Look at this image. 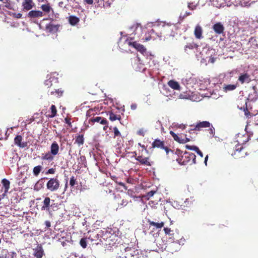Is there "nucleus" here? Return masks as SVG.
Here are the masks:
<instances>
[{"instance_id":"nucleus-1","label":"nucleus","mask_w":258,"mask_h":258,"mask_svg":"<svg viewBox=\"0 0 258 258\" xmlns=\"http://www.w3.org/2000/svg\"><path fill=\"white\" fill-rule=\"evenodd\" d=\"M171 27L170 26L168 25H163L160 28V32L159 33L156 32L155 30L152 29L149 31V34L150 35V36L146 37L145 38V41H147L151 40L152 38H154V36H152L154 34L159 37H161L162 36L167 37L171 35Z\"/></svg>"},{"instance_id":"nucleus-2","label":"nucleus","mask_w":258,"mask_h":258,"mask_svg":"<svg viewBox=\"0 0 258 258\" xmlns=\"http://www.w3.org/2000/svg\"><path fill=\"white\" fill-rule=\"evenodd\" d=\"M190 126H192L194 128H191L190 131H200L203 128L209 127L210 128L208 130V131L210 134V138H212L214 136L215 133V128L213 126L211 123L208 121H199L197 122L196 124H193Z\"/></svg>"},{"instance_id":"nucleus-3","label":"nucleus","mask_w":258,"mask_h":258,"mask_svg":"<svg viewBox=\"0 0 258 258\" xmlns=\"http://www.w3.org/2000/svg\"><path fill=\"white\" fill-rule=\"evenodd\" d=\"M196 156L192 153L185 152L180 158V161L179 163L182 165L186 164H196Z\"/></svg>"},{"instance_id":"nucleus-4","label":"nucleus","mask_w":258,"mask_h":258,"mask_svg":"<svg viewBox=\"0 0 258 258\" xmlns=\"http://www.w3.org/2000/svg\"><path fill=\"white\" fill-rule=\"evenodd\" d=\"M99 234H97L99 235ZM101 238L106 242V245H112L115 243V240L116 238V234L112 233L110 231L105 230L101 231Z\"/></svg>"},{"instance_id":"nucleus-5","label":"nucleus","mask_w":258,"mask_h":258,"mask_svg":"<svg viewBox=\"0 0 258 258\" xmlns=\"http://www.w3.org/2000/svg\"><path fill=\"white\" fill-rule=\"evenodd\" d=\"M59 186L60 183L57 177L51 178L46 183L47 189L51 192L57 191Z\"/></svg>"},{"instance_id":"nucleus-6","label":"nucleus","mask_w":258,"mask_h":258,"mask_svg":"<svg viewBox=\"0 0 258 258\" xmlns=\"http://www.w3.org/2000/svg\"><path fill=\"white\" fill-rule=\"evenodd\" d=\"M247 152L245 148L238 145L236 146L234 152L231 154V155L235 159H240L245 157L247 155Z\"/></svg>"},{"instance_id":"nucleus-7","label":"nucleus","mask_w":258,"mask_h":258,"mask_svg":"<svg viewBox=\"0 0 258 258\" xmlns=\"http://www.w3.org/2000/svg\"><path fill=\"white\" fill-rule=\"evenodd\" d=\"M240 102H242V100L241 99H240ZM243 103H244L243 106L239 107V106L238 105V107L241 110H243V111H244V114L245 116H246L247 117L249 118L250 116H252V119L254 121V124L258 125V114L251 115V113L248 110L246 100H244L243 101Z\"/></svg>"},{"instance_id":"nucleus-8","label":"nucleus","mask_w":258,"mask_h":258,"mask_svg":"<svg viewBox=\"0 0 258 258\" xmlns=\"http://www.w3.org/2000/svg\"><path fill=\"white\" fill-rule=\"evenodd\" d=\"M152 148L164 150L167 154H168L170 151H171V150L165 145V142L163 141H161L158 139H155L153 141L152 144Z\"/></svg>"},{"instance_id":"nucleus-9","label":"nucleus","mask_w":258,"mask_h":258,"mask_svg":"<svg viewBox=\"0 0 258 258\" xmlns=\"http://www.w3.org/2000/svg\"><path fill=\"white\" fill-rule=\"evenodd\" d=\"M125 43L135 48L142 54H144L146 51V48L143 45L139 44L136 41L132 42L131 40L127 39L125 41Z\"/></svg>"},{"instance_id":"nucleus-10","label":"nucleus","mask_w":258,"mask_h":258,"mask_svg":"<svg viewBox=\"0 0 258 258\" xmlns=\"http://www.w3.org/2000/svg\"><path fill=\"white\" fill-rule=\"evenodd\" d=\"M172 240H173V241L168 243L166 246V249L169 252L173 253L174 252H176L179 250L180 244L176 241H174V238L172 239Z\"/></svg>"},{"instance_id":"nucleus-11","label":"nucleus","mask_w":258,"mask_h":258,"mask_svg":"<svg viewBox=\"0 0 258 258\" xmlns=\"http://www.w3.org/2000/svg\"><path fill=\"white\" fill-rule=\"evenodd\" d=\"M150 157H144L143 156L142 153L139 152L138 157H136V160L138 161L140 164L142 165H146L148 166H151V163L150 161Z\"/></svg>"},{"instance_id":"nucleus-12","label":"nucleus","mask_w":258,"mask_h":258,"mask_svg":"<svg viewBox=\"0 0 258 258\" xmlns=\"http://www.w3.org/2000/svg\"><path fill=\"white\" fill-rule=\"evenodd\" d=\"M35 6L33 0H23L22 3V10L24 11H28L31 10Z\"/></svg>"},{"instance_id":"nucleus-13","label":"nucleus","mask_w":258,"mask_h":258,"mask_svg":"<svg viewBox=\"0 0 258 258\" xmlns=\"http://www.w3.org/2000/svg\"><path fill=\"white\" fill-rule=\"evenodd\" d=\"M125 256H135L140 254V250L136 249L135 247H127L125 249Z\"/></svg>"},{"instance_id":"nucleus-14","label":"nucleus","mask_w":258,"mask_h":258,"mask_svg":"<svg viewBox=\"0 0 258 258\" xmlns=\"http://www.w3.org/2000/svg\"><path fill=\"white\" fill-rule=\"evenodd\" d=\"M23 138L21 135H17L14 139V143L19 148H24L27 147L28 143L22 142Z\"/></svg>"},{"instance_id":"nucleus-15","label":"nucleus","mask_w":258,"mask_h":258,"mask_svg":"<svg viewBox=\"0 0 258 258\" xmlns=\"http://www.w3.org/2000/svg\"><path fill=\"white\" fill-rule=\"evenodd\" d=\"M44 14L42 11L38 10L30 11L27 14V17L31 19L39 18L43 17Z\"/></svg>"},{"instance_id":"nucleus-16","label":"nucleus","mask_w":258,"mask_h":258,"mask_svg":"<svg viewBox=\"0 0 258 258\" xmlns=\"http://www.w3.org/2000/svg\"><path fill=\"white\" fill-rule=\"evenodd\" d=\"M95 122H99L100 124L105 125L107 127L108 121L106 118L100 116L93 117L89 119V122L94 123Z\"/></svg>"},{"instance_id":"nucleus-17","label":"nucleus","mask_w":258,"mask_h":258,"mask_svg":"<svg viewBox=\"0 0 258 258\" xmlns=\"http://www.w3.org/2000/svg\"><path fill=\"white\" fill-rule=\"evenodd\" d=\"M214 32L218 34H222L224 31V27L220 22H217L212 27Z\"/></svg>"},{"instance_id":"nucleus-18","label":"nucleus","mask_w":258,"mask_h":258,"mask_svg":"<svg viewBox=\"0 0 258 258\" xmlns=\"http://www.w3.org/2000/svg\"><path fill=\"white\" fill-rule=\"evenodd\" d=\"M147 222L149 223L150 227H151V226H153L156 229H161L164 226V222H163L162 221H161V222H159V221H151L150 219H148Z\"/></svg>"},{"instance_id":"nucleus-19","label":"nucleus","mask_w":258,"mask_h":258,"mask_svg":"<svg viewBox=\"0 0 258 258\" xmlns=\"http://www.w3.org/2000/svg\"><path fill=\"white\" fill-rule=\"evenodd\" d=\"M48 92L51 95H54L56 97H60L62 96L64 90L62 88H60L54 90H49Z\"/></svg>"},{"instance_id":"nucleus-20","label":"nucleus","mask_w":258,"mask_h":258,"mask_svg":"<svg viewBox=\"0 0 258 258\" xmlns=\"http://www.w3.org/2000/svg\"><path fill=\"white\" fill-rule=\"evenodd\" d=\"M238 80L241 83V84L248 83L251 81L250 75L247 73L241 74L239 76Z\"/></svg>"},{"instance_id":"nucleus-21","label":"nucleus","mask_w":258,"mask_h":258,"mask_svg":"<svg viewBox=\"0 0 258 258\" xmlns=\"http://www.w3.org/2000/svg\"><path fill=\"white\" fill-rule=\"evenodd\" d=\"M59 146L56 142H53L50 146V152L53 156L56 155L58 153Z\"/></svg>"},{"instance_id":"nucleus-22","label":"nucleus","mask_w":258,"mask_h":258,"mask_svg":"<svg viewBox=\"0 0 258 258\" xmlns=\"http://www.w3.org/2000/svg\"><path fill=\"white\" fill-rule=\"evenodd\" d=\"M50 199L49 197H46L43 202V206L41 207V210H49L52 205H50Z\"/></svg>"},{"instance_id":"nucleus-23","label":"nucleus","mask_w":258,"mask_h":258,"mask_svg":"<svg viewBox=\"0 0 258 258\" xmlns=\"http://www.w3.org/2000/svg\"><path fill=\"white\" fill-rule=\"evenodd\" d=\"M168 85L172 89L176 90H180V86L179 84V83L173 80H171L168 81Z\"/></svg>"},{"instance_id":"nucleus-24","label":"nucleus","mask_w":258,"mask_h":258,"mask_svg":"<svg viewBox=\"0 0 258 258\" xmlns=\"http://www.w3.org/2000/svg\"><path fill=\"white\" fill-rule=\"evenodd\" d=\"M108 114L109 115V119L112 121H115L116 120L120 121L121 119V117L120 114H115L112 111H109Z\"/></svg>"},{"instance_id":"nucleus-25","label":"nucleus","mask_w":258,"mask_h":258,"mask_svg":"<svg viewBox=\"0 0 258 258\" xmlns=\"http://www.w3.org/2000/svg\"><path fill=\"white\" fill-rule=\"evenodd\" d=\"M2 183L3 184V185L5 188V193L3 194L2 196L3 198L5 196V194L8 192L10 187V182L9 180L4 178L2 180Z\"/></svg>"},{"instance_id":"nucleus-26","label":"nucleus","mask_w":258,"mask_h":258,"mask_svg":"<svg viewBox=\"0 0 258 258\" xmlns=\"http://www.w3.org/2000/svg\"><path fill=\"white\" fill-rule=\"evenodd\" d=\"M185 147L186 149H188L190 150H193L196 152L197 154L200 157L201 159H202V158L203 157V153L200 150L198 147L195 146H190L186 145L185 146Z\"/></svg>"},{"instance_id":"nucleus-27","label":"nucleus","mask_w":258,"mask_h":258,"mask_svg":"<svg viewBox=\"0 0 258 258\" xmlns=\"http://www.w3.org/2000/svg\"><path fill=\"white\" fill-rule=\"evenodd\" d=\"M60 237L59 238V241L64 240L68 242L70 241L71 236L70 233L64 232V231L61 232L60 235Z\"/></svg>"},{"instance_id":"nucleus-28","label":"nucleus","mask_w":258,"mask_h":258,"mask_svg":"<svg viewBox=\"0 0 258 258\" xmlns=\"http://www.w3.org/2000/svg\"><path fill=\"white\" fill-rule=\"evenodd\" d=\"M194 34L196 37L198 39H201L202 37V29L199 25H197L194 31Z\"/></svg>"},{"instance_id":"nucleus-29","label":"nucleus","mask_w":258,"mask_h":258,"mask_svg":"<svg viewBox=\"0 0 258 258\" xmlns=\"http://www.w3.org/2000/svg\"><path fill=\"white\" fill-rule=\"evenodd\" d=\"M45 29L49 33H52L57 31L58 27L56 25H54L52 24L49 23L47 24L45 26Z\"/></svg>"},{"instance_id":"nucleus-30","label":"nucleus","mask_w":258,"mask_h":258,"mask_svg":"<svg viewBox=\"0 0 258 258\" xmlns=\"http://www.w3.org/2000/svg\"><path fill=\"white\" fill-rule=\"evenodd\" d=\"M34 254L36 258H42L43 255V250L42 247H37L35 250Z\"/></svg>"},{"instance_id":"nucleus-31","label":"nucleus","mask_w":258,"mask_h":258,"mask_svg":"<svg viewBox=\"0 0 258 258\" xmlns=\"http://www.w3.org/2000/svg\"><path fill=\"white\" fill-rule=\"evenodd\" d=\"M80 21L78 17L75 16H70L69 18V22L72 26H75Z\"/></svg>"},{"instance_id":"nucleus-32","label":"nucleus","mask_w":258,"mask_h":258,"mask_svg":"<svg viewBox=\"0 0 258 258\" xmlns=\"http://www.w3.org/2000/svg\"><path fill=\"white\" fill-rule=\"evenodd\" d=\"M41 8L44 12L46 13H49L51 11H52V9L50 7V4L49 3L41 5Z\"/></svg>"},{"instance_id":"nucleus-33","label":"nucleus","mask_w":258,"mask_h":258,"mask_svg":"<svg viewBox=\"0 0 258 258\" xmlns=\"http://www.w3.org/2000/svg\"><path fill=\"white\" fill-rule=\"evenodd\" d=\"M75 143L79 146L83 145L84 143V139L83 135H79L76 137Z\"/></svg>"},{"instance_id":"nucleus-34","label":"nucleus","mask_w":258,"mask_h":258,"mask_svg":"<svg viewBox=\"0 0 258 258\" xmlns=\"http://www.w3.org/2000/svg\"><path fill=\"white\" fill-rule=\"evenodd\" d=\"M54 156L51 152L46 153L44 156H42L41 159L49 161H51L54 159Z\"/></svg>"},{"instance_id":"nucleus-35","label":"nucleus","mask_w":258,"mask_h":258,"mask_svg":"<svg viewBox=\"0 0 258 258\" xmlns=\"http://www.w3.org/2000/svg\"><path fill=\"white\" fill-rule=\"evenodd\" d=\"M42 166L41 165L35 166L33 169V175L35 176H37L42 170Z\"/></svg>"},{"instance_id":"nucleus-36","label":"nucleus","mask_w":258,"mask_h":258,"mask_svg":"<svg viewBox=\"0 0 258 258\" xmlns=\"http://www.w3.org/2000/svg\"><path fill=\"white\" fill-rule=\"evenodd\" d=\"M4 6L9 10H14L13 8L12 2L10 0H2Z\"/></svg>"},{"instance_id":"nucleus-37","label":"nucleus","mask_w":258,"mask_h":258,"mask_svg":"<svg viewBox=\"0 0 258 258\" xmlns=\"http://www.w3.org/2000/svg\"><path fill=\"white\" fill-rule=\"evenodd\" d=\"M51 114H49L48 116L50 118H53L56 116L57 114V109L54 105H52L50 107Z\"/></svg>"},{"instance_id":"nucleus-38","label":"nucleus","mask_w":258,"mask_h":258,"mask_svg":"<svg viewBox=\"0 0 258 258\" xmlns=\"http://www.w3.org/2000/svg\"><path fill=\"white\" fill-rule=\"evenodd\" d=\"M236 87H237L236 85L229 84V85H226L225 86H224V91L227 92V91H229L234 90V89H236Z\"/></svg>"},{"instance_id":"nucleus-39","label":"nucleus","mask_w":258,"mask_h":258,"mask_svg":"<svg viewBox=\"0 0 258 258\" xmlns=\"http://www.w3.org/2000/svg\"><path fill=\"white\" fill-rule=\"evenodd\" d=\"M170 134L173 138L174 140L179 143H181V139L173 131H170Z\"/></svg>"},{"instance_id":"nucleus-40","label":"nucleus","mask_w":258,"mask_h":258,"mask_svg":"<svg viewBox=\"0 0 258 258\" xmlns=\"http://www.w3.org/2000/svg\"><path fill=\"white\" fill-rule=\"evenodd\" d=\"M80 245L83 248H86L87 246V239L86 238H82L80 241Z\"/></svg>"},{"instance_id":"nucleus-41","label":"nucleus","mask_w":258,"mask_h":258,"mask_svg":"<svg viewBox=\"0 0 258 258\" xmlns=\"http://www.w3.org/2000/svg\"><path fill=\"white\" fill-rule=\"evenodd\" d=\"M51 79V78H50L49 79L45 80L44 82V85L47 88H50L52 85Z\"/></svg>"},{"instance_id":"nucleus-42","label":"nucleus","mask_w":258,"mask_h":258,"mask_svg":"<svg viewBox=\"0 0 258 258\" xmlns=\"http://www.w3.org/2000/svg\"><path fill=\"white\" fill-rule=\"evenodd\" d=\"M164 231L165 234L168 235L169 236H172L173 235V233H171V232H173V231H172L170 228L167 227L164 228Z\"/></svg>"},{"instance_id":"nucleus-43","label":"nucleus","mask_w":258,"mask_h":258,"mask_svg":"<svg viewBox=\"0 0 258 258\" xmlns=\"http://www.w3.org/2000/svg\"><path fill=\"white\" fill-rule=\"evenodd\" d=\"M113 132H114V137L115 138L116 137H120L121 136V134L118 131L117 127L116 126H115L113 127Z\"/></svg>"},{"instance_id":"nucleus-44","label":"nucleus","mask_w":258,"mask_h":258,"mask_svg":"<svg viewBox=\"0 0 258 258\" xmlns=\"http://www.w3.org/2000/svg\"><path fill=\"white\" fill-rule=\"evenodd\" d=\"M76 183V178L74 176H72L70 180V185L71 186H74Z\"/></svg>"},{"instance_id":"nucleus-45","label":"nucleus","mask_w":258,"mask_h":258,"mask_svg":"<svg viewBox=\"0 0 258 258\" xmlns=\"http://www.w3.org/2000/svg\"><path fill=\"white\" fill-rule=\"evenodd\" d=\"M95 110L93 109H89L87 112V116H91V115H94Z\"/></svg>"},{"instance_id":"nucleus-46","label":"nucleus","mask_w":258,"mask_h":258,"mask_svg":"<svg viewBox=\"0 0 258 258\" xmlns=\"http://www.w3.org/2000/svg\"><path fill=\"white\" fill-rule=\"evenodd\" d=\"M71 119L69 117H66L64 118V121L65 122L68 124V125H69V127H72V123H71Z\"/></svg>"},{"instance_id":"nucleus-47","label":"nucleus","mask_w":258,"mask_h":258,"mask_svg":"<svg viewBox=\"0 0 258 258\" xmlns=\"http://www.w3.org/2000/svg\"><path fill=\"white\" fill-rule=\"evenodd\" d=\"M56 169L55 168H50L45 173L46 174H54L55 172Z\"/></svg>"},{"instance_id":"nucleus-48","label":"nucleus","mask_w":258,"mask_h":258,"mask_svg":"<svg viewBox=\"0 0 258 258\" xmlns=\"http://www.w3.org/2000/svg\"><path fill=\"white\" fill-rule=\"evenodd\" d=\"M156 192V191H153V190H151L149 192H148L146 196V197L148 199H149L151 197H152V196H153L154 194Z\"/></svg>"},{"instance_id":"nucleus-49","label":"nucleus","mask_w":258,"mask_h":258,"mask_svg":"<svg viewBox=\"0 0 258 258\" xmlns=\"http://www.w3.org/2000/svg\"><path fill=\"white\" fill-rule=\"evenodd\" d=\"M194 48V45L192 44L189 43L184 46L185 51H187V49H192Z\"/></svg>"},{"instance_id":"nucleus-50","label":"nucleus","mask_w":258,"mask_h":258,"mask_svg":"<svg viewBox=\"0 0 258 258\" xmlns=\"http://www.w3.org/2000/svg\"><path fill=\"white\" fill-rule=\"evenodd\" d=\"M137 134L138 135H140V136L144 137L145 136V130L143 128L140 129L137 132Z\"/></svg>"},{"instance_id":"nucleus-51","label":"nucleus","mask_w":258,"mask_h":258,"mask_svg":"<svg viewBox=\"0 0 258 258\" xmlns=\"http://www.w3.org/2000/svg\"><path fill=\"white\" fill-rule=\"evenodd\" d=\"M128 204V201L126 199H122L121 202L120 203V205L124 207L127 205Z\"/></svg>"},{"instance_id":"nucleus-52","label":"nucleus","mask_w":258,"mask_h":258,"mask_svg":"<svg viewBox=\"0 0 258 258\" xmlns=\"http://www.w3.org/2000/svg\"><path fill=\"white\" fill-rule=\"evenodd\" d=\"M188 8L191 10H194L196 9V6L195 5H193L192 3H188Z\"/></svg>"},{"instance_id":"nucleus-53","label":"nucleus","mask_w":258,"mask_h":258,"mask_svg":"<svg viewBox=\"0 0 258 258\" xmlns=\"http://www.w3.org/2000/svg\"><path fill=\"white\" fill-rule=\"evenodd\" d=\"M80 161H81L83 164L84 162H86V157L85 156H81L79 158Z\"/></svg>"},{"instance_id":"nucleus-54","label":"nucleus","mask_w":258,"mask_h":258,"mask_svg":"<svg viewBox=\"0 0 258 258\" xmlns=\"http://www.w3.org/2000/svg\"><path fill=\"white\" fill-rule=\"evenodd\" d=\"M45 224L46 226V228L48 229L51 226V223L49 221H46L45 222Z\"/></svg>"},{"instance_id":"nucleus-55","label":"nucleus","mask_w":258,"mask_h":258,"mask_svg":"<svg viewBox=\"0 0 258 258\" xmlns=\"http://www.w3.org/2000/svg\"><path fill=\"white\" fill-rule=\"evenodd\" d=\"M189 141V139L188 138H185V139H181V143H185Z\"/></svg>"},{"instance_id":"nucleus-56","label":"nucleus","mask_w":258,"mask_h":258,"mask_svg":"<svg viewBox=\"0 0 258 258\" xmlns=\"http://www.w3.org/2000/svg\"><path fill=\"white\" fill-rule=\"evenodd\" d=\"M84 1L88 5H92L93 3V0H84Z\"/></svg>"},{"instance_id":"nucleus-57","label":"nucleus","mask_w":258,"mask_h":258,"mask_svg":"<svg viewBox=\"0 0 258 258\" xmlns=\"http://www.w3.org/2000/svg\"><path fill=\"white\" fill-rule=\"evenodd\" d=\"M141 147L142 148V151L140 152L141 153H142L143 151V150H144L147 153L148 152V150L146 149V147L145 146V145H143L142 146H141Z\"/></svg>"},{"instance_id":"nucleus-58","label":"nucleus","mask_w":258,"mask_h":258,"mask_svg":"<svg viewBox=\"0 0 258 258\" xmlns=\"http://www.w3.org/2000/svg\"><path fill=\"white\" fill-rule=\"evenodd\" d=\"M215 61V58L214 57L211 56L209 58V62L214 63Z\"/></svg>"},{"instance_id":"nucleus-59","label":"nucleus","mask_w":258,"mask_h":258,"mask_svg":"<svg viewBox=\"0 0 258 258\" xmlns=\"http://www.w3.org/2000/svg\"><path fill=\"white\" fill-rule=\"evenodd\" d=\"M191 15V13H190V12H185V13L183 15V16H182V18H185V17L187 16H189Z\"/></svg>"},{"instance_id":"nucleus-60","label":"nucleus","mask_w":258,"mask_h":258,"mask_svg":"<svg viewBox=\"0 0 258 258\" xmlns=\"http://www.w3.org/2000/svg\"><path fill=\"white\" fill-rule=\"evenodd\" d=\"M131 107L132 110H135L137 108V105L136 104H133L131 105Z\"/></svg>"},{"instance_id":"nucleus-61","label":"nucleus","mask_w":258,"mask_h":258,"mask_svg":"<svg viewBox=\"0 0 258 258\" xmlns=\"http://www.w3.org/2000/svg\"><path fill=\"white\" fill-rule=\"evenodd\" d=\"M59 241L61 242V245L63 247L67 245V243H66V242H67V241L61 240V241Z\"/></svg>"},{"instance_id":"nucleus-62","label":"nucleus","mask_w":258,"mask_h":258,"mask_svg":"<svg viewBox=\"0 0 258 258\" xmlns=\"http://www.w3.org/2000/svg\"><path fill=\"white\" fill-rule=\"evenodd\" d=\"M22 16V15L21 13H18L17 14L16 18H21Z\"/></svg>"},{"instance_id":"nucleus-63","label":"nucleus","mask_w":258,"mask_h":258,"mask_svg":"<svg viewBox=\"0 0 258 258\" xmlns=\"http://www.w3.org/2000/svg\"><path fill=\"white\" fill-rule=\"evenodd\" d=\"M208 159V155H207L205 158V161H204V162L206 165H207V162Z\"/></svg>"},{"instance_id":"nucleus-64","label":"nucleus","mask_w":258,"mask_h":258,"mask_svg":"<svg viewBox=\"0 0 258 258\" xmlns=\"http://www.w3.org/2000/svg\"><path fill=\"white\" fill-rule=\"evenodd\" d=\"M67 188H68V181L67 180V181H66V182L65 183V185H64V190L66 191Z\"/></svg>"}]
</instances>
